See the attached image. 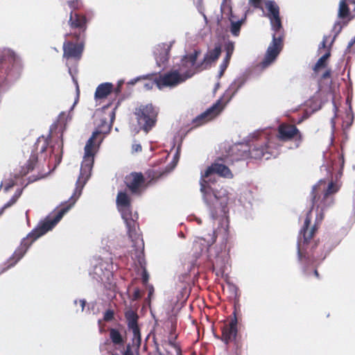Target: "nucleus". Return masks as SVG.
Instances as JSON below:
<instances>
[{
    "mask_svg": "<svg viewBox=\"0 0 355 355\" xmlns=\"http://www.w3.org/2000/svg\"><path fill=\"white\" fill-rule=\"evenodd\" d=\"M3 209H1V212H0V215L1 214V212L3 211Z\"/></svg>",
    "mask_w": 355,
    "mask_h": 355,
    "instance_id": "nucleus-59",
    "label": "nucleus"
},
{
    "mask_svg": "<svg viewBox=\"0 0 355 355\" xmlns=\"http://www.w3.org/2000/svg\"><path fill=\"white\" fill-rule=\"evenodd\" d=\"M116 202L117 209L125 224L128 238L132 242V246L138 245L140 247L143 243L137 231L138 215L136 212L132 211L128 194L125 191H119L116 196Z\"/></svg>",
    "mask_w": 355,
    "mask_h": 355,
    "instance_id": "nucleus-6",
    "label": "nucleus"
},
{
    "mask_svg": "<svg viewBox=\"0 0 355 355\" xmlns=\"http://www.w3.org/2000/svg\"><path fill=\"white\" fill-rule=\"evenodd\" d=\"M355 43V37L351 40V41L349 42L347 48H351L354 44Z\"/></svg>",
    "mask_w": 355,
    "mask_h": 355,
    "instance_id": "nucleus-47",
    "label": "nucleus"
},
{
    "mask_svg": "<svg viewBox=\"0 0 355 355\" xmlns=\"http://www.w3.org/2000/svg\"><path fill=\"white\" fill-rule=\"evenodd\" d=\"M171 346L174 348L176 355H181V351L178 346H177L175 343H171Z\"/></svg>",
    "mask_w": 355,
    "mask_h": 355,
    "instance_id": "nucleus-38",
    "label": "nucleus"
},
{
    "mask_svg": "<svg viewBox=\"0 0 355 355\" xmlns=\"http://www.w3.org/2000/svg\"><path fill=\"white\" fill-rule=\"evenodd\" d=\"M98 266H96V267L95 268V272H95V274H96V275L99 278H101V279H102V278H101V275L98 272Z\"/></svg>",
    "mask_w": 355,
    "mask_h": 355,
    "instance_id": "nucleus-50",
    "label": "nucleus"
},
{
    "mask_svg": "<svg viewBox=\"0 0 355 355\" xmlns=\"http://www.w3.org/2000/svg\"><path fill=\"white\" fill-rule=\"evenodd\" d=\"M69 24L71 28H78L80 30L79 35L77 36L78 39L84 36V33L87 28V19L85 16L80 15L76 12H71Z\"/></svg>",
    "mask_w": 355,
    "mask_h": 355,
    "instance_id": "nucleus-14",
    "label": "nucleus"
},
{
    "mask_svg": "<svg viewBox=\"0 0 355 355\" xmlns=\"http://www.w3.org/2000/svg\"><path fill=\"white\" fill-rule=\"evenodd\" d=\"M142 278H143V281H144V282H146L148 281V275H147V273H146V271H144V272L143 277H142Z\"/></svg>",
    "mask_w": 355,
    "mask_h": 355,
    "instance_id": "nucleus-46",
    "label": "nucleus"
},
{
    "mask_svg": "<svg viewBox=\"0 0 355 355\" xmlns=\"http://www.w3.org/2000/svg\"><path fill=\"white\" fill-rule=\"evenodd\" d=\"M63 51L64 58L67 59L71 58L80 59L83 51V43L74 44L71 42H64L63 44Z\"/></svg>",
    "mask_w": 355,
    "mask_h": 355,
    "instance_id": "nucleus-15",
    "label": "nucleus"
},
{
    "mask_svg": "<svg viewBox=\"0 0 355 355\" xmlns=\"http://www.w3.org/2000/svg\"><path fill=\"white\" fill-rule=\"evenodd\" d=\"M314 273H315V275L316 276H318V271H317V270H315Z\"/></svg>",
    "mask_w": 355,
    "mask_h": 355,
    "instance_id": "nucleus-56",
    "label": "nucleus"
},
{
    "mask_svg": "<svg viewBox=\"0 0 355 355\" xmlns=\"http://www.w3.org/2000/svg\"><path fill=\"white\" fill-rule=\"evenodd\" d=\"M123 355H134L132 351L131 350L130 346L127 347L126 350L123 353Z\"/></svg>",
    "mask_w": 355,
    "mask_h": 355,
    "instance_id": "nucleus-39",
    "label": "nucleus"
},
{
    "mask_svg": "<svg viewBox=\"0 0 355 355\" xmlns=\"http://www.w3.org/2000/svg\"><path fill=\"white\" fill-rule=\"evenodd\" d=\"M279 139L286 141L292 139L295 140V146L298 147L302 141V135L299 130L293 125L282 123L278 127Z\"/></svg>",
    "mask_w": 355,
    "mask_h": 355,
    "instance_id": "nucleus-10",
    "label": "nucleus"
},
{
    "mask_svg": "<svg viewBox=\"0 0 355 355\" xmlns=\"http://www.w3.org/2000/svg\"><path fill=\"white\" fill-rule=\"evenodd\" d=\"M243 84V81H241L238 85L236 81L232 83L216 103L193 119L195 125H201L216 117L231 101Z\"/></svg>",
    "mask_w": 355,
    "mask_h": 355,
    "instance_id": "nucleus-7",
    "label": "nucleus"
},
{
    "mask_svg": "<svg viewBox=\"0 0 355 355\" xmlns=\"http://www.w3.org/2000/svg\"><path fill=\"white\" fill-rule=\"evenodd\" d=\"M300 243H301V241H298V244H297L298 245V257H299V259H301V256H302V253H301V251H300Z\"/></svg>",
    "mask_w": 355,
    "mask_h": 355,
    "instance_id": "nucleus-49",
    "label": "nucleus"
},
{
    "mask_svg": "<svg viewBox=\"0 0 355 355\" xmlns=\"http://www.w3.org/2000/svg\"><path fill=\"white\" fill-rule=\"evenodd\" d=\"M337 111H338V107H336V104L334 103V116L331 120V123L332 127H334V125H335L334 119L337 116Z\"/></svg>",
    "mask_w": 355,
    "mask_h": 355,
    "instance_id": "nucleus-34",
    "label": "nucleus"
},
{
    "mask_svg": "<svg viewBox=\"0 0 355 355\" xmlns=\"http://www.w3.org/2000/svg\"><path fill=\"white\" fill-rule=\"evenodd\" d=\"M13 186H14V182L12 181V182H10V183L7 184L5 186L4 189H5L6 191H8Z\"/></svg>",
    "mask_w": 355,
    "mask_h": 355,
    "instance_id": "nucleus-40",
    "label": "nucleus"
},
{
    "mask_svg": "<svg viewBox=\"0 0 355 355\" xmlns=\"http://www.w3.org/2000/svg\"><path fill=\"white\" fill-rule=\"evenodd\" d=\"M180 158V150L177 149L175 154L173 156V161L170 163L169 166L166 167V172H170L176 166Z\"/></svg>",
    "mask_w": 355,
    "mask_h": 355,
    "instance_id": "nucleus-24",
    "label": "nucleus"
},
{
    "mask_svg": "<svg viewBox=\"0 0 355 355\" xmlns=\"http://www.w3.org/2000/svg\"><path fill=\"white\" fill-rule=\"evenodd\" d=\"M221 52L220 45L216 46L213 49L208 51L204 57V62L209 64L218 59Z\"/></svg>",
    "mask_w": 355,
    "mask_h": 355,
    "instance_id": "nucleus-19",
    "label": "nucleus"
},
{
    "mask_svg": "<svg viewBox=\"0 0 355 355\" xmlns=\"http://www.w3.org/2000/svg\"><path fill=\"white\" fill-rule=\"evenodd\" d=\"M17 202L16 200H15L14 198H11V199L7 202L6 203L3 207H2L3 209H5L8 207H10V206H12V205H14L15 202Z\"/></svg>",
    "mask_w": 355,
    "mask_h": 355,
    "instance_id": "nucleus-33",
    "label": "nucleus"
},
{
    "mask_svg": "<svg viewBox=\"0 0 355 355\" xmlns=\"http://www.w3.org/2000/svg\"><path fill=\"white\" fill-rule=\"evenodd\" d=\"M230 60V59L227 58H224L223 62L220 65V71H219V74H218L219 77H221L223 76L224 71H225V69H227V67L228 66Z\"/></svg>",
    "mask_w": 355,
    "mask_h": 355,
    "instance_id": "nucleus-26",
    "label": "nucleus"
},
{
    "mask_svg": "<svg viewBox=\"0 0 355 355\" xmlns=\"http://www.w3.org/2000/svg\"><path fill=\"white\" fill-rule=\"evenodd\" d=\"M113 315H114L113 311L111 310H107L105 311V313L104 314L103 319L106 321L111 320L113 318Z\"/></svg>",
    "mask_w": 355,
    "mask_h": 355,
    "instance_id": "nucleus-29",
    "label": "nucleus"
},
{
    "mask_svg": "<svg viewBox=\"0 0 355 355\" xmlns=\"http://www.w3.org/2000/svg\"><path fill=\"white\" fill-rule=\"evenodd\" d=\"M198 52L186 55L180 60L178 68L160 75L155 78L156 86L162 89L164 87H174L193 76L197 71L196 59Z\"/></svg>",
    "mask_w": 355,
    "mask_h": 355,
    "instance_id": "nucleus-5",
    "label": "nucleus"
},
{
    "mask_svg": "<svg viewBox=\"0 0 355 355\" xmlns=\"http://www.w3.org/2000/svg\"><path fill=\"white\" fill-rule=\"evenodd\" d=\"M126 184L132 193H141L144 189V181L141 173H132L126 178Z\"/></svg>",
    "mask_w": 355,
    "mask_h": 355,
    "instance_id": "nucleus-13",
    "label": "nucleus"
},
{
    "mask_svg": "<svg viewBox=\"0 0 355 355\" xmlns=\"http://www.w3.org/2000/svg\"><path fill=\"white\" fill-rule=\"evenodd\" d=\"M338 191L337 186L332 182L320 180L313 187L312 208L307 214L300 235L303 236L304 242H307L313 236L316 224L323 219L324 211L333 205V195Z\"/></svg>",
    "mask_w": 355,
    "mask_h": 355,
    "instance_id": "nucleus-3",
    "label": "nucleus"
},
{
    "mask_svg": "<svg viewBox=\"0 0 355 355\" xmlns=\"http://www.w3.org/2000/svg\"><path fill=\"white\" fill-rule=\"evenodd\" d=\"M138 80H139V78H137L132 79V80H130V81L128 83V84H129V85H135V84L137 83V81Z\"/></svg>",
    "mask_w": 355,
    "mask_h": 355,
    "instance_id": "nucleus-48",
    "label": "nucleus"
},
{
    "mask_svg": "<svg viewBox=\"0 0 355 355\" xmlns=\"http://www.w3.org/2000/svg\"><path fill=\"white\" fill-rule=\"evenodd\" d=\"M76 101H75V102H74L73 105H72V107H71V110L73 108V107L75 106V105H76Z\"/></svg>",
    "mask_w": 355,
    "mask_h": 355,
    "instance_id": "nucleus-55",
    "label": "nucleus"
},
{
    "mask_svg": "<svg viewBox=\"0 0 355 355\" xmlns=\"http://www.w3.org/2000/svg\"><path fill=\"white\" fill-rule=\"evenodd\" d=\"M330 56V53L327 52L323 55L316 62L313 67L315 71H319L320 69L324 68L327 64V60Z\"/></svg>",
    "mask_w": 355,
    "mask_h": 355,
    "instance_id": "nucleus-20",
    "label": "nucleus"
},
{
    "mask_svg": "<svg viewBox=\"0 0 355 355\" xmlns=\"http://www.w3.org/2000/svg\"><path fill=\"white\" fill-rule=\"evenodd\" d=\"M69 6L72 9H77L80 6V0H67Z\"/></svg>",
    "mask_w": 355,
    "mask_h": 355,
    "instance_id": "nucleus-27",
    "label": "nucleus"
},
{
    "mask_svg": "<svg viewBox=\"0 0 355 355\" xmlns=\"http://www.w3.org/2000/svg\"><path fill=\"white\" fill-rule=\"evenodd\" d=\"M141 150V146L139 144L135 143L132 145V151L133 153H138Z\"/></svg>",
    "mask_w": 355,
    "mask_h": 355,
    "instance_id": "nucleus-31",
    "label": "nucleus"
},
{
    "mask_svg": "<svg viewBox=\"0 0 355 355\" xmlns=\"http://www.w3.org/2000/svg\"><path fill=\"white\" fill-rule=\"evenodd\" d=\"M72 78H73V81L74 82V83L76 86V90H77V92H78L79 89H78V82L76 80H75L73 76H72Z\"/></svg>",
    "mask_w": 355,
    "mask_h": 355,
    "instance_id": "nucleus-51",
    "label": "nucleus"
},
{
    "mask_svg": "<svg viewBox=\"0 0 355 355\" xmlns=\"http://www.w3.org/2000/svg\"><path fill=\"white\" fill-rule=\"evenodd\" d=\"M21 193H22V189H19L16 191L15 193L14 194V196L12 198H14L15 200H17V199L21 195Z\"/></svg>",
    "mask_w": 355,
    "mask_h": 355,
    "instance_id": "nucleus-36",
    "label": "nucleus"
},
{
    "mask_svg": "<svg viewBox=\"0 0 355 355\" xmlns=\"http://www.w3.org/2000/svg\"><path fill=\"white\" fill-rule=\"evenodd\" d=\"M238 149V146H235L232 148V151H234L235 150H237Z\"/></svg>",
    "mask_w": 355,
    "mask_h": 355,
    "instance_id": "nucleus-54",
    "label": "nucleus"
},
{
    "mask_svg": "<svg viewBox=\"0 0 355 355\" xmlns=\"http://www.w3.org/2000/svg\"><path fill=\"white\" fill-rule=\"evenodd\" d=\"M349 15V8L345 0H341L339 3L338 17L345 18Z\"/></svg>",
    "mask_w": 355,
    "mask_h": 355,
    "instance_id": "nucleus-22",
    "label": "nucleus"
},
{
    "mask_svg": "<svg viewBox=\"0 0 355 355\" xmlns=\"http://www.w3.org/2000/svg\"><path fill=\"white\" fill-rule=\"evenodd\" d=\"M217 175L227 178H232L228 167L220 163H214L202 173L200 181L203 200L213 220L225 218L229 211L228 192L223 187L217 188L215 184Z\"/></svg>",
    "mask_w": 355,
    "mask_h": 355,
    "instance_id": "nucleus-2",
    "label": "nucleus"
},
{
    "mask_svg": "<svg viewBox=\"0 0 355 355\" xmlns=\"http://www.w3.org/2000/svg\"><path fill=\"white\" fill-rule=\"evenodd\" d=\"M229 19L230 21L231 33L235 37L239 36L241 25L244 22L245 17L237 20L234 19V16L233 14H230Z\"/></svg>",
    "mask_w": 355,
    "mask_h": 355,
    "instance_id": "nucleus-18",
    "label": "nucleus"
},
{
    "mask_svg": "<svg viewBox=\"0 0 355 355\" xmlns=\"http://www.w3.org/2000/svg\"><path fill=\"white\" fill-rule=\"evenodd\" d=\"M135 114L138 123L146 133L155 125L157 112L151 104L141 105L136 109Z\"/></svg>",
    "mask_w": 355,
    "mask_h": 355,
    "instance_id": "nucleus-9",
    "label": "nucleus"
},
{
    "mask_svg": "<svg viewBox=\"0 0 355 355\" xmlns=\"http://www.w3.org/2000/svg\"><path fill=\"white\" fill-rule=\"evenodd\" d=\"M154 85H156L155 80L153 81H150L144 84V87L146 89L148 90L153 87Z\"/></svg>",
    "mask_w": 355,
    "mask_h": 355,
    "instance_id": "nucleus-32",
    "label": "nucleus"
},
{
    "mask_svg": "<svg viewBox=\"0 0 355 355\" xmlns=\"http://www.w3.org/2000/svg\"><path fill=\"white\" fill-rule=\"evenodd\" d=\"M1 187H2V184H0V189L1 188Z\"/></svg>",
    "mask_w": 355,
    "mask_h": 355,
    "instance_id": "nucleus-61",
    "label": "nucleus"
},
{
    "mask_svg": "<svg viewBox=\"0 0 355 355\" xmlns=\"http://www.w3.org/2000/svg\"><path fill=\"white\" fill-rule=\"evenodd\" d=\"M250 3L255 8L262 9V0H250Z\"/></svg>",
    "mask_w": 355,
    "mask_h": 355,
    "instance_id": "nucleus-30",
    "label": "nucleus"
},
{
    "mask_svg": "<svg viewBox=\"0 0 355 355\" xmlns=\"http://www.w3.org/2000/svg\"><path fill=\"white\" fill-rule=\"evenodd\" d=\"M125 315L128 323V330L130 331L133 335V343L139 346L141 343V334L140 329L137 324L138 315L132 310L127 311Z\"/></svg>",
    "mask_w": 355,
    "mask_h": 355,
    "instance_id": "nucleus-12",
    "label": "nucleus"
},
{
    "mask_svg": "<svg viewBox=\"0 0 355 355\" xmlns=\"http://www.w3.org/2000/svg\"><path fill=\"white\" fill-rule=\"evenodd\" d=\"M252 200V193L250 190H245L243 191L239 198V201L243 206H246L247 205H250L251 201Z\"/></svg>",
    "mask_w": 355,
    "mask_h": 355,
    "instance_id": "nucleus-21",
    "label": "nucleus"
},
{
    "mask_svg": "<svg viewBox=\"0 0 355 355\" xmlns=\"http://www.w3.org/2000/svg\"><path fill=\"white\" fill-rule=\"evenodd\" d=\"M174 41L168 43H162L157 45L154 50L156 64L159 67H165L169 58V51Z\"/></svg>",
    "mask_w": 355,
    "mask_h": 355,
    "instance_id": "nucleus-11",
    "label": "nucleus"
},
{
    "mask_svg": "<svg viewBox=\"0 0 355 355\" xmlns=\"http://www.w3.org/2000/svg\"><path fill=\"white\" fill-rule=\"evenodd\" d=\"M69 114H67L65 112H61L58 116V123L60 125H64L65 121L68 118Z\"/></svg>",
    "mask_w": 355,
    "mask_h": 355,
    "instance_id": "nucleus-28",
    "label": "nucleus"
},
{
    "mask_svg": "<svg viewBox=\"0 0 355 355\" xmlns=\"http://www.w3.org/2000/svg\"><path fill=\"white\" fill-rule=\"evenodd\" d=\"M225 49L226 51V56L225 58H231V56L234 52V43L233 42L228 41L225 43Z\"/></svg>",
    "mask_w": 355,
    "mask_h": 355,
    "instance_id": "nucleus-25",
    "label": "nucleus"
},
{
    "mask_svg": "<svg viewBox=\"0 0 355 355\" xmlns=\"http://www.w3.org/2000/svg\"><path fill=\"white\" fill-rule=\"evenodd\" d=\"M113 89V85L110 83H105L99 85L95 92V98L96 99L104 98L110 94Z\"/></svg>",
    "mask_w": 355,
    "mask_h": 355,
    "instance_id": "nucleus-17",
    "label": "nucleus"
},
{
    "mask_svg": "<svg viewBox=\"0 0 355 355\" xmlns=\"http://www.w3.org/2000/svg\"><path fill=\"white\" fill-rule=\"evenodd\" d=\"M107 133H92V137L87 140L85 146V153L80 166V175L76 181V189L73 195L68 202H64L62 205V207L53 218H47L44 221L40 222L37 227L29 233L26 238L22 240L20 245L16 249L12 256L8 260L9 265L6 268L0 266V274L11 266H15L24 257L32 243L47 232L51 230L62 219L63 216L75 205L82 193L83 189L91 176L94 156L103 139V137L99 138V135Z\"/></svg>",
    "mask_w": 355,
    "mask_h": 355,
    "instance_id": "nucleus-1",
    "label": "nucleus"
},
{
    "mask_svg": "<svg viewBox=\"0 0 355 355\" xmlns=\"http://www.w3.org/2000/svg\"><path fill=\"white\" fill-rule=\"evenodd\" d=\"M124 83V80H120L118 81L117 83V87L116 89V93H119L121 92V87L122 86V85Z\"/></svg>",
    "mask_w": 355,
    "mask_h": 355,
    "instance_id": "nucleus-37",
    "label": "nucleus"
},
{
    "mask_svg": "<svg viewBox=\"0 0 355 355\" xmlns=\"http://www.w3.org/2000/svg\"><path fill=\"white\" fill-rule=\"evenodd\" d=\"M331 71L327 70L322 75V78H327L330 76Z\"/></svg>",
    "mask_w": 355,
    "mask_h": 355,
    "instance_id": "nucleus-42",
    "label": "nucleus"
},
{
    "mask_svg": "<svg viewBox=\"0 0 355 355\" xmlns=\"http://www.w3.org/2000/svg\"><path fill=\"white\" fill-rule=\"evenodd\" d=\"M253 137L256 143L253 144V147L250 150V155L252 158L268 159L271 157H276L277 152L269 145L270 141L265 132L254 133Z\"/></svg>",
    "mask_w": 355,
    "mask_h": 355,
    "instance_id": "nucleus-8",
    "label": "nucleus"
},
{
    "mask_svg": "<svg viewBox=\"0 0 355 355\" xmlns=\"http://www.w3.org/2000/svg\"><path fill=\"white\" fill-rule=\"evenodd\" d=\"M308 117H309L308 114H307V113H305V114H304V116H303V119H302V120H300V121H302L303 119H306V118H308Z\"/></svg>",
    "mask_w": 355,
    "mask_h": 355,
    "instance_id": "nucleus-53",
    "label": "nucleus"
},
{
    "mask_svg": "<svg viewBox=\"0 0 355 355\" xmlns=\"http://www.w3.org/2000/svg\"><path fill=\"white\" fill-rule=\"evenodd\" d=\"M139 291H136L135 292V297L137 298V297H139Z\"/></svg>",
    "mask_w": 355,
    "mask_h": 355,
    "instance_id": "nucleus-52",
    "label": "nucleus"
},
{
    "mask_svg": "<svg viewBox=\"0 0 355 355\" xmlns=\"http://www.w3.org/2000/svg\"><path fill=\"white\" fill-rule=\"evenodd\" d=\"M21 193H22V189H19L16 191L15 193L14 194V196L12 198H14L15 200H17V199L21 195Z\"/></svg>",
    "mask_w": 355,
    "mask_h": 355,
    "instance_id": "nucleus-35",
    "label": "nucleus"
},
{
    "mask_svg": "<svg viewBox=\"0 0 355 355\" xmlns=\"http://www.w3.org/2000/svg\"><path fill=\"white\" fill-rule=\"evenodd\" d=\"M78 302H79L80 306L81 307V311H83L84 308H85V301L84 300H80L78 301Z\"/></svg>",
    "mask_w": 355,
    "mask_h": 355,
    "instance_id": "nucleus-41",
    "label": "nucleus"
},
{
    "mask_svg": "<svg viewBox=\"0 0 355 355\" xmlns=\"http://www.w3.org/2000/svg\"><path fill=\"white\" fill-rule=\"evenodd\" d=\"M338 162H339V163H340V164L341 168H343V166H344V157H343V155H340V156H339V160H338Z\"/></svg>",
    "mask_w": 355,
    "mask_h": 355,
    "instance_id": "nucleus-43",
    "label": "nucleus"
},
{
    "mask_svg": "<svg viewBox=\"0 0 355 355\" xmlns=\"http://www.w3.org/2000/svg\"><path fill=\"white\" fill-rule=\"evenodd\" d=\"M216 241V236H214L213 237H211V240L209 241H207V245H211L212 243H214Z\"/></svg>",
    "mask_w": 355,
    "mask_h": 355,
    "instance_id": "nucleus-45",
    "label": "nucleus"
},
{
    "mask_svg": "<svg viewBox=\"0 0 355 355\" xmlns=\"http://www.w3.org/2000/svg\"><path fill=\"white\" fill-rule=\"evenodd\" d=\"M237 335V318L235 313H234V318L232 319L229 325L224 327L223 330V337L225 343H229L236 338Z\"/></svg>",
    "mask_w": 355,
    "mask_h": 355,
    "instance_id": "nucleus-16",
    "label": "nucleus"
},
{
    "mask_svg": "<svg viewBox=\"0 0 355 355\" xmlns=\"http://www.w3.org/2000/svg\"><path fill=\"white\" fill-rule=\"evenodd\" d=\"M74 303H75V304H77V303H78V301H77V300H75V301H74Z\"/></svg>",
    "mask_w": 355,
    "mask_h": 355,
    "instance_id": "nucleus-58",
    "label": "nucleus"
},
{
    "mask_svg": "<svg viewBox=\"0 0 355 355\" xmlns=\"http://www.w3.org/2000/svg\"><path fill=\"white\" fill-rule=\"evenodd\" d=\"M198 242H199L198 241L195 242V245H196V246H197V245H198Z\"/></svg>",
    "mask_w": 355,
    "mask_h": 355,
    "instance_id": "nucleus-57",
    "label": "nucleus"
},
{
    "mask_svg": "<svg viewBox=\"0 0 355 355\" xmlns=\"http://www.w3.org/2000/svg\"><path fill=\"white\" fill-rule=\"evenodd\" d=\"M327 37H324L323 38L322 42H321L320 47L324 48L326 46V42H327Z\"/></svg>",
    "mask_w": 355,
    "mask_h": 355,
    "instance_id": "nucleus-44",
    "label": "nucleus"
},
{
    "mask_svg": "<svg viewBox=\"0 0 355 355\" xmlns=\"http://www.w3.org/2000/svg\"><path fill=\"white\" fill-rule=\"evenodd\" d=\"M265 6L267 11L266 16L270 19L271 28L274 33L272 40L267 49L263 60L259 64V67L263 69L268 67L275 62L283 46V35L279 6L274 1H266Z\"/></svg>",
    "mask_w": 355,
    "mask_h": 355,
    "instance_id": "nucleus-4",
    "label": "nucleus"
},
{
    "mask_svg": "<svg viewBox=\"0 0 355 355\" xmlns=\"http://www.w3.org/2000/svg\"><path fill=\"white\" fill-rule=\"evenodd\" d=\"M110 338L114 344H120L122 342L120 333L114 329L110 330Z\"/></svg>",
    "mask_w": 355,
    "mask_h": 355,
    "instance_id": "nucleus-23",
    "label": "nucleus"
},
{
    "mask_svg": "<svg viewBox=\"0 0 355 355\" xmlns=\"http://www.w3.org/2000/svg\"><path fill=\"white\" fill-rule=\"evenodd\" d=\"M3 209H1V212H0V215L1 214V212L3 211Z\"/></svg>",
    "mask_w": 355,
    "mask_h": 355,
    "instance_id": "nucleus-60",
    "label": "nucleus"
}]
</instances>
